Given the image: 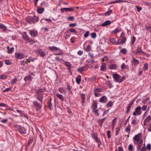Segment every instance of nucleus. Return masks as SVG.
I'll return each mask as SVG.
<instances>
[{
  "label": "nucleus",
  "mask_w": 151,
  "mask_h": 151,
  "mask_svg": "<svg viewBox=\"0 0 151 151\" xmlns=\"http://www.w3.org/2000/svg\"><path fill=\"white\" fill-rule=\"evenodd\" d=\"M93 138L97 142H99V139L98 138L97 136V134L96 133H93L92 134Z\"/></svg>",
  "instance_id": "obj_16"
},
{
  "label": "nucleus",
  "mask_w": 151,
  "mask_h": 151,
  "mask_svg": "<svg viewBox=\"0 0 151 151\" xmlns=\"http://www.w3.org/2000/svg\"><path fill=\"white\" fill-rule=\"evenodd\" d=\"M35 74L33 73H30L28 75L26 76L24 78V80L26 81V80L29 81H32L33 77L32 76H35Z\"/></svg>",
  "instance_id": "obj_8"
},
{
  "label": "nucleus",
  "mask_w": 151,
  "mask_h": 151,
  "mask_svg": "<svg viewBox=\"0 0 151 151\" xmlns=\"http://www.w3.org/2000/svg\"><path fill=\"white\" fill-rule=\"evenodd\" d=\"M26 21L28 23H35L38 22L39 20V18L38 17L34 16L33 17L28 16L25 19Z\"/></svg>",
  "instance_id": "obj_1"
},
{
  "label": "nucleus",
  "mask_w": 151,
  "mask_h": 151,
  "mask_svg": "<svg viewBox=\"0 0 151 151\" xmlns=\"http://www.w3.org/2000/svg\"><path fill=\"white\" fill-rule=\"evenodd\" d=\"M102 89L101 88H96L93 90L94 92H99L101 91Z\"/></svg>",
  "instance_id": "obj_41"
},
{
  "label": "nucleus",
  "mask_w": 151,
  "mask_h": 151,
  "mask_svg": "<svg viewBox=\"0 0 151 151\" xmlns=\"http://www.w3.org/2000/svg\"><path fill=\"white\" fill-rule=\"evenodd\" d=\"M37 52L39 55L42 57H45L46 55L45 53L41 49H37Z\"/></svg>",
  "instance_id": "obj_10"
},
{
  "label": "nucleus",
  "mask_w": 151,
  "mask_h": 151,
  "mask_svg": "<svg viewBox=\"0 0 151 151\" xmlns=\"http://www.w3.org/2000/svg\"><path fill=\"white\" fill-rule=\"evenodd\" d=\"M4 62L6 65H10L12 64L11 61L9 60H4Z\"/></svg>",
  "instance_id": "obj_39"
},
{
  "label": "nucleus",
  "mask_w": 151,
  "mask_h": 151,
  "mask_svg": "<svg viewBox=\"0 0 151 151\" xmlns=\"http://www.w3.org/2000/svg\"><path fill=\"white\" fill-rule=\"evenodd\" d=\"M77 25L76 23H71L69 24V27H75Z\"/></svg>",
  "instance_id": "obj_61"
},
{
  "label": "nucleus",
  "mask_w": 151,
  "mask_h": 151,
  "mask_svg": "<svg viewBox=\"0 0 151 151\" xmlns=\"http://www.w3.org/2000/svg\"><path fill=\"white\" fill-rule=\"evenodd\" d=\"M73 7H71L70 8H62L61 9V11L63 12L64 11L67 12H72L74 11V9Z\"/></svg>",
  "instance_id": "obj_9"
},
{
  "label": "nucleus",
  "mask_w": 151,
  "mask_h": 151,
  "mask_svg": "<svg viewBox=\"0 0 151 151\" xmlns=\"http://www.w3.org/2000/svg\"><path fill=\"white\" fill-rule=\"evenodd\" d=\"M58 91L60 93H63L65 91V89L63 87H60L59 88Z\"/></svg>",
  "instance_id": "obj_40"
},
{
  "label": "nucleus",
  "mask_w": 151,
  "mask_h": 151,
  "mask_svg": "<svg viewBox=\"0 0 151 151\" xmlns=\"http://www.w3.org/2000/svg\"><path fill=\"white\" fill-rule=\"evenodd\" d=\"M148 68V65L147 63H145L143 65V67L142 68V69L144 70H147Z\"/></svg>",
  "instance_id": "obj_33"
},
{
  "label": "nucleus",
  "mask_w": 151,
  "mask_h": 151,
  "mask_svg": "<svg viewBox=\"0 0 151 151\" xmlns=\"http://www.w3.org/2000/svg\"><path fill=\"white\" fill-rule=\"evenodd\" d=\"M85 50L87 52L90 51L91 50V46L89 45H88Z\"/></svg>",
  "instance_id": "obj_55"
},
{
  "label": "nucleus",
  "mask_w": 151,
  "mask_h": 151,
  "mask_svg": "<svg viewBox=\"0 0 151 151\" xmlns=\"http://www.w3.org/2000/svg\"><path fill=\"white\" fill-rule=\"evenodd\" d=\"M51 100L52 99L50 98L49 100L48 101L47 103L48 106L50 109L51 110H52L53 109V106L51 102Z\"/></svg>",
  "instance_id": "obj_15"
},
{
  "label": "nucleus",
  "mask_w": 151,
  "mask_h": 151,
  "mask_svg": "<svg viewBox=\"0 0 151 151\" xmlns=\"http://www.w3.org/2000/svg\"><path fill=\"white\" fill-rule=\"evenodd\" d=\"M15 55L16 57L19 59H22L24 56L23 54L21 52L18 53H16Z\"/></svg>",
  "instance_id": "obj_17"
},
{
  "label": "nucleus",
  "mask_w": 151,
  "mask_h": 151,
  "mask_svg": "<svg viewBox=\"0 0 151 151\" xmlns=\"http://www.w3.org/2000/svg\"><path fill=\"white\" fill-rule=\"evenodd\" d=\"M125 79V77L124 76H123L122 77L120 76V80L119 81H118L119 83H121L123 82L124 80Z\"/></svg>",
  "instance_id": "obj_50"
},
{
  "label": "nucleus",
  "mask_w": 151,
  "mask_h": 151,
  "mask_svg": "<svg viewBox=\"0 0 151 151\" xmlns=\"http://www.w3.org/2000/svg\"><path fill=\"white\" fill-rule=\"evenodd\" d=\"M8 121V119H4L1 121V122L3 123H6Z\"/></svg>",
  "instance_id": "obj_59"
},
{
  "label": "nucleus",
  "mask_w": 151,
  "mask_h": 151,
  "mask_svg": "<svg viewBox=\"0 0 151 151\" xmlns=\"http://www.w3.org/2000/svg\"><path fill=\"white\" fill-rule=\"evenodd\" d=\"M131 63L134 64L135 65H137L138 64H139V60L136 59L134 57H132V59L131 61Z\"/></svg>",
  "instance_id": "obj_13"
},
{
  "label": "nucleus",
  "mask_w": 151,
  "mask_h": 151,
  "mask_svg": "<svg viewBox=\"0 0 151 151\" xmlns=\"http://www.w3.org/2000/svg\"><path fill=\"white\" fill-rule=\"evenodd\" d=\"M67 86V90L68 91H70V92H71L72 91H71V89L72 87L70 86L69 84H68Z\"/></svg>",
  "instance_id": "obj_56"
},
{
  "label": "nucleus",
  "mask_w": 151,
  "mask_h": 151,
  "mask_svg": "<svg viewBox=\"0 0 151 151\" xmlns=\"http://www.w3.org/2000/svg\"><path fill=\"white\" fill-rule=\"evenodd\" d=\"M106 84L109 86V88H111L113 87V86L111 83L110 81H108L106 82Z\"/></svg>",
  "instance_id": "obj_32"
},
{
  "label": "nucleus",
  "mask_w": 151,
  "mask_h": 151,
  "mask_svg": "<svg viewBox=\"0 0 151 151\" xmlns=\"http://www.w3.org/2000/svg\"><path fill=\"white\" fill-rule=\"evenodd\" d=\"M126 132H129L130 130V127L129 125V124L127 126L125 129Z\"/></svg>",
  "instance_id": "obj_47"
},
{
  "label": "nucleus",
  "mask_w": 151,
  "mask_h": 151,
  "mask_svg": "<svg viewBox=\"0 0 151 151\" xmlns=\"http://www.w3.org/2000/svg\"><path fill=\"white\" fill-rule=\"evenodd\" d=\"M111 22L109 20H107L104 22V26L109 25Z\"/></svg>",
  "instance_id": "obj_35"
},
{
  "label": "nucleus",
  "mask_w": 151,
  "mask_h": 151,
  "mask_svg": "<svg viewBox=\"0 0 151 151\" xmlns=\"http://www.w3.org/2000/svg\"><path fill=\"white\" fill-rule=\"evenodd\" d=\"M113 105V103L112 102L110 101L107 104L106 106L108 107H111Z\"/></svg>",
  "instance_id": "obj_52"
},
{
  "label": "nucleus",
  "mask_w": 151,
  "mask_h": 151,
  "mask_svg": "<svg viewBox=\"0 0 151 151\" xmlns=\"http://www.w3.org/2000/svg\"><path fill=\"white\" fill-rule=\"evenodd\" d=\"M37 98L38 100L40 101L41 103V104H42L43 98L42 94H37Z\"/></svg>",
  "instance_id": "obj_18"
},
{
  "label": "nucleus",
  "mask_w": 151,
  "mask_h": 151,
  "mask_svg": "<svg viewBox=\"0 0 151 151\" xmlns=\"http://www.w3.org/2000/svg\"><path fill=\"white\" fill-rule=\"evenodd\" d=\"M141 109V106L137 107L135 108L134 111L133 113V115L134 116H136L137 115H140L142 113Z\"/></svg>",
  "instance_id": "obj_5"
},
{
  "label": "nucleus",
  "mask_w": 151,
  "mask_h": 151,
  "mask_svg": "<svg viewBox=\"0 0 151 151\" xmlns=\"http://www.w3.org/2000/svg\"><path fill=\"white\" fill-rule=\"evenodd\" d=\"M17 81V78H16L15 79L12 80L11 81V83L12 85H14Z\"/></svg>",
  "instance_id": "obj_49"
},
{
  "label": "nucleus",
  "mask_w": 151,
  "mask_h": 151,
  "mask_svg": "<svg viewBox=\"0 0 151 151\" xmlns=\"http://www.w3.org/2000/svg\"><path fill=\"white\" fill-rule=\"evenodd\" d=\"M136 40V38L135 37L133 36L132 38V40H131V43L132 45H134L135 40Z\"/></svg>",
  "instance_id": "obj_44"
},
{
  "label": "nucleus",
  "mask_w": 151,
  "mask_h": 151,
  "mask_svg": "<svg viewBox=\"0 0 151 151\" xmlns=\"http://www.w3.org/2000/svg\"><path fill=\"white\" fill-rule=\"evenodd\" d=\"M42 104H40L37 101H34L33 102V104L35 106V109L38 111L41 109L42 108Z\"/></svg>",
  "instance_id": "obj_6"
},
{
  "label": "nucleus",
  "mask_w": 151,
  "mask_h": 151,
  "mask_svg": "<svg viewBox=\"0 0 151 151\" xmlns=\"http://www.w3.org/2000/svg\"><path fill=\"white\" fill-rule=\"evenodd\" d=\"M37 12L40 14H42L44 11V9L42 7H40L37 9Z\"/></svg>",
  "instance_id": "obj_21"
},
{
  "label": "nucleus",
  "mask_w": 151,
  "mask_h": 151,
  "mask_svg": "<svg viewBox=\"0 0 151 151\" xmlns=\"http://www.w3.org/2000/svg\"><path fill=\"white\" fill-rule=\"evenodd\" d=\"M0 28L3 29L4 31H5L7 29V27L2 24H0Z\"/></svg>",
  "instance_id": "obj_31"
},
{
  "label": "nucleus",
  "mask_w": 151,
  "mask_h": 151,
  "mask_svg": "<svg viewBox=\"0 0 151 151\" xmlns=\"http://www.w3.org/2000/svg\"><path fill=\"white\" fill-rule=\"evenodd\" d=\"M137 123L135 119H133L131 123L132 125H135Z\"/></svg>",
  "instance_id": "obj_62"
},
{
  "label": "nucleus",
  "mask_w": 151,
  "mask_h": 151,
  "mask_svg": "<svg viewBox=\"0 0 151 151\" xmlns=\"http://www.w3.org/2000/svg\"><path fill=\"white\" fill-rule=\"evenodd\" d=\"M29 33L31 35V36L33 37H35L38 35L37 31L34 30H30Z\"/></svg>",
  "instance_id": "obj_11"
},
{
  "label": "nucleus",
  "mask_w": 151,
  "mask_h": 151,
  "mask_svg": "<svg viewBox=\"0 0 151 151\" xmlns=\"http://www.w3.org/2000/svg\"><path fill=\"white\" fill-rule=\"evenodd\" d=\"M69 31L72 32L74 33H76L77 32V31L76 30L73 28H70L69 29Z\"/></svg>",
  "instance_id": "obj_58"
},
{
  "label": "nucleus",
  "mask_w": 151,
  "mask_h": 151,
  "mask_svg": "<svg viewBox=\"0 0 151 151\" xmlns=\"http://www.w3.org/2000/svg\"><path fill=\"white\" fill-rule=\"evenodd\" d=\"M133 102H132L131 103H130L128 105V106L127 107V111H126L127 113H128L129 112L131 109V107L133 105Z\"/></svg>",
  "instance_id": "obj_19"
},
{
  "label": "nucleus",
  "mask_w": 151,
  "mask_h": 151,
  "mask_svg": "<svg viewBox=\"0 0 151 151\" xmlns=\"http://www.w3.org/2000/svg\"><path fill=\"white\" fill-rule=\"evenodd\" d=\"M123 44L122 41L121 39H119L117 42L115 43V45H122Z\"/></svg>",
  "instance_id": "obj_42"
},
{
  "label": "nucleus",
  "mask_w": 151,
  "mask_h": 151,
  "mask_svg": "<svg viewBox=\"0 0 151 151\" xmlns=\"http://www.w3.org/2000/svg\"><path fill=\"white\" fill-rule=\"evenodd\" d=\"M120 52L124 55L126 54H127V50L126 49L123 48L120 50Z\"/></svg>",
  "instance_id": "obj_37"
},
{
  "label": "nucleus",
  "mask_w": 151,
  "mask_h": 151,
  "mask_svg": "<svg viewBox=\"0 0 151 151\" xmlns=\"http://www.w3.org/2000/svg\"><path fill=\"white\" fill-rule=\"evenodd\" d=\"M33 139L32 138H30L28 142L27 143L28 145H29L31 144V143L33 141Z\"/></svg>",
  "instance_id": "obj_54"
},
{
  "label": "nucleus",
  "mask_w": 151,
  "mask_h": 151,
  "mask_svg": "<svg viewBox=\"0 0 151 151\" xmlns=\"http://www.w3.org/2000/svg\"><path fill=\"white\" fill-rule=\"evenodd\" d=\"M117 65L116 64H112L109 66V68L111 69H115L116 68Z\"/></svg>",
  "instance_id": "obj_38"
},
{
  "label": "nucleus",
  "mask_w": 151,
  "mask_h": 151,
  "mask_svg": "<svg viewBox=\"0 0 151 151\" xmlns=\"http://www.w3.org/2000/svg\"><path fill=\"white\" fill-rule=\"evenodd\" d=\"M56 96L61 101H64V97L62 95L59 94H56Z\"/></svg>",
  "instance_id": "obj_26"
},
{
  "label": "nucleus",
  "mask_w": 151,
  "mask_h": 151,
  "mask_svg": "<svg viewBox=\"0 0 151 151\" xmlns=\"http://www.w3.org/2000/svg\"><path fill=\"white\" fill-rule=\"evenodd\" d=\"M49 48L50 50L52 51H57L59 50V49L58 48L54 46L49 47Z\"/></svg>",
  "instance_id": "obj_22"
},
{
  "label": "nucleus",
  "mask_w": 151,
  "mask_h": 151,
  "mask_svg": "<svg viewBox=\"0 0 151 151\" xmlns=\"http://www.w3.org/2000/svg\"><path fill=\"white\" fill-rule=\"evenodd\" d=\"M144 52L143 51L142 49V47L141 46H139L137 47L136 49V51L135 52L136 54H144Z\"/></svg>",
  "instance_id": "obj_14"
},
{
  "label": "nucleus",
  "mask_w": 151,
  "mask_h": 151,
  "mask_svg": "<svg viewBox=\"0 0 151 151\" xmlns=\"http://www.w3.org/2000/svg\"><path fill=\"white\" fill-rule=\"evenodd\" d=\"M84 67L81 66L77 69V71L80 73H81L84 70Z\"/></svg>",
  "instance_id": "obj_34"
},
{
  "label": "nucleus",
  "mask_w": 151,
  "mask_h": 151,
  "mask_svg": "<svg viewBox=\"0 0 151 151\" xmlns=\"http://www.w3.org/2000/svg\"><path fill=\"white\" fill-rule=\"evenodd\" d=\"M127 65L124 63H123L121 65V68L122 69H124L127 68Z\"/></svg>",
  "instance_id": "obj_48"
},
{
  "label": "nucleus",
  "mask_w": 151,
  "mask_h": 151,
  "mask_svg": "<svg viewBox=\"0 0 151 151\" xmlns=\"http://www.w3.org/2000/svg\"><path fill=\"white\" fill-rule=\"evenodd\" d=\"M91 37L93 38H95L96 37V34L95 32H93L91 34Z\"/></svg>",
  "instance_id": "obj_60"
},
{
  "label": "nucleus",
  "mask_w": 151,
  "mask_h": 151,
  "mask_svg": "<svg viewBox=\"0 0 151 151\" xmlns=\"http://www.w3.org/2000/svg\"><path fill=\"white\" fill-rule=\"evenodd\" d=\"M97 103L96 102V101H93L92 106H91V108L93 109V111L95 114H96L97 113L98 111V110L96 109L97 108Z\"/></svg>",
  "instance_id": "obj_7"
},
{
  "label": "nucleus",
  "mask_w": 151,
  "mask_h": 151,
  "mask_svg": "<svg viewBox=\"0 0 151 151\" xmlns=\"http://www.w3.org/2000/svg\"><path fill=\"white\" fill-rule=\"evenodd\" d=\"M121 30V28L118 27L116 29L114 30L112 32V33L114 34H116Z\"/></svg>",
  "instance_id": "obj_23"
},
{
  "label": "nucleus",
  "mask_w": 151,
  "mask_h": 151,
  "mask_svg": "<svg viewBox=\"0 0 151 151\" xmlns=\"http://www.w3.org/2000/svg\"><path fill=\"white\" fill-rule=\"evenodd\" d=\"M112 10L109 9L107 12L104 13V16H109L112 13Z\"/></svg>",
  "instance_id": "obj_25"
},
{
  "label": "nucleus",
  "mask_w": 151,
  "mask_h": 151,
  "mask_svg": "<svg viewBox=\"0 0 151 151\" xmlns=\"http://www.w3.org/2000/svg\"><path fill=\"white\" fill-rule=\"evenodd\" d=\"M141 134L140 133H139L137 135H136L133 137V139L134 143V144L136 143H142L143 142V140L141 138Z\"/></svg>",
  "instance_id": "obj_2"
},
{
  "label": "nucleus",
  "mask_w": 151,
  "mask_h": 151,
  "mask_svg": "<svg viewBox=\"0 0 151 151\" xmlns=\"http://www.w3.org/2000/svg\"><path fill=\"white\" fill-rule=\"evenodd\" d=\"M7 76L5 75H1V78L2 79H5L7 78Z\"/></svg>",
  "instance_id": "obj_63"
},
{
  "label": "nucleus",
  "mask_w": 151,
  "mask_h": 151,
  "mask_svg": "<svg viewBox=\"0 0 151 151\" xmlns=\"http://www.w3.org/2000/svg\"><path fill=\"white\" fill-rule=\"evenodd\" d=\"M65 65L67 67L68 70H70V69L71 65L69 62H65Z\"/></svg>",
  "instance_id": "obj_24"
},
{
  "label": "nucleus",
  "mask_w": 151,
  "mask_h": 151,
  "mask_svg": "<svg viewBox=\"0 0 151 151\" xmlns=\"http://www.w3.org/2000/svg\"><path fill=\"white\" fill-rule=\"evenodd\" d=\"M110 42L112 43H116V39L114 38H112L110 40Z\"/></svg>",
  "instance_id": "obj_51"
},
{
  "label": "nucleus",
  "mask_w": 151,
  "mask_h": 151,
  "mask_svg": "<svg viewBox=\"0 0 151 151\" xmlns=\"http://www.w3.org/2000/svg\"><path fill=\"white\" fill-rule=\"evenodd\" d=\"M120 130V128L119 127H117L116 128V135H117L118 134Z\"/></svg>",
  "instance_id": "obj_43"
},
{
  "label": "nucleus",
  "mask_w": 151,
  "mask_h": 151,
  "mask_svg": "<svg viewBox=\"0 0 151 151\" xmlns=\"http://www.w3.org/2000/svg\"><path fill=\"white\" fill-rule=\"evenodd\" d=\"M151 120V115H149L145 119V121H146V122H149Z\"/></svg>",
  "instance_id": "obj_36"
},
{
  "label": "nucleus",
  "mask_w": 151,
  "mask_h": 151,
  "mask_svg": "<svg viewBox=\"0 0 151 151\" xmlns=\"http://www.w3.org/2000/svg\"><path fill=\"white\" fill-rule=\"evenodd\" d=\"M128 149L129 151H134L135 149L133 146L131 144L129 145Z\"/></svg>",
  "instance_id": "obj_28"
},
{
  "label": "nucleus",
  "mask_w": 151,
  "mask_h": 151,
  "mask_svg": "<svg viewBox=\"0 0 151 151\" xmlns=\"http://www.w3.org/2000/svg\"><path fill=\"white\" fill-rule=\"evenodd\" d=\"M111 132L110 131L108 130L107 131V134L109 138H110L111 137Z\"/></svg>",
  "instance_id": "obj_57"
},
{
  "label": "nucleus",
  "mask_w": 151,
  "mask_h": 151,
  "mask_svg": "<svg viewBox=\"0 0 151 151\" xmlns=\"http://www.w3.org/2000/svg\"><path fill=\"white\" fill-rule=\"evenodd\" d=\"M22 38L24 40L26 41V44L29 43V45H32L35 43V40H34L31 39L28 35L26 34L25 35H23L22 36Z\"/></svg>",
  "instance_id": "obj_3"
},
{
  "label": "nucleus",
  "mask_w": 151,
  "mask_h": 151,
  "mask_svg": "<svg viewBox=\"0 0 151 151\" xmlns=\"http://www.w3.org/2000/svg\"><path fill=\"white\" fill-rule=\"evenodd\" d=\"M113 76L115 80V81L119 83V81L120 80V76L117 74L115 73L113 75Z\"/></svg>",
  "instance_id": "obj_12"
},
{
  "label": "nucleus",
  "mask_w": 151,
  "mask_h": 151,
  "mask_svg": "<svg viewBox=\"0 0 151 151\" xmlns=\"http://www.w3.org/2000/svg\"><path fill=\"white\" fill-rule=\"evenodd\" d=\"M145 144H144V146H143L140 150V151H146V148L145 147Z\"/></svg>",
  "instance_id": "obj_64"
},
{
  "label": "nucleus",
  "mask_w": 151,
  "mask_h": 151,
  "mask_svg": "<svg viewBox=\"0 0 151 151\" xmlns=\"http://www.w3.org/2000/svg\"><path fill=\"white\" fill-rule=\"evenodd\" d=\"M81 81V76L80 75H78L76 78V83L79 84Z\"/></svg>",
  "instance_id": "obj_20"
},
{
  "label": "nucleus",
  "mask_w": 151,
  "mask_h": 151,
  "mask_svg": "<svg viewBox=\"0 0 151 151\" xmlns=\"http://www.w3.org/2000/svg\"><path fill=\"white\" fill-rule=\"evenodd\" d=\"M138 143L136 144L137 145V151H140V150L141 148V147L142 146V143Z\"/></svg>",
  "instance_id": "obj_29"
},
{
  "label": "nucleus",
  "mask_w": 151,
  "mask_h": 151,
  "mask_svg": "<svg viewBox=\"0 0 151 151\" xmlns=\"http://www.w3.org/2000/svg\"><path fill=\"white\" fill-rule=\"evenodd\" d=\"M67 19L69 21H73L75 19L74 17L70 16L67 18Z\"/></svg>",
  "instance_id": "obj_45"
},
{
  "label": "nucleus",
  "mask_w": 151,
  "mask_h": 151,
  "mask_svg": "<svg viewBox=\"0 0 151 151\" xmlns=\"http://www.w3.org/2000/svg\"><path fill=\"white\" fill-rule=\"evenodd\" d=\"M7 49L8 50V53L9 54H11L13 52L14 50V47H12L11 48H10L9 47H8Z\"/></svg>",
  "instance_id": "obj_30"
},
{
  "label": "nucleus",
  "mask_w": 151,
  "mask_h": 151,
  "mask_svg": "<svg viewBox=\"0 0 151 151\" xmlns=\"http://www.w3.org/2000/svg\"><path fill=\"white\" fill-rule=\"evenodd\" d=\"M81 96L82 99L81 103H82V105H83V104L84 103V101L86 99L85 94L83 93H82L81 94Z\"/></svg>",
  "instance_id": "obj_27"
},
{
  "label": "nucleus",
  "mask_w": 151,
  "mask_h": 151,
  "mask_svg": "<svg viewBox=\"0 0 151 151\" xmlns=\"http://www.w3.org/2000/svg\"><path fill=\"white\" fill-rule=\"evenodd\" d=\"M146 148L148 150L150 151L151 150V145L150 144H148L147 145Z\"/></svg>",
  "instance_id": "obj_53"
},
{
  "label": "nucleus",
  "mask_w": 151,
  "mask_h": 151,
  "mask_svg": "<svg viewBox=\"0 0 151 151\" xmlns=\"http://www.w3.org/2000/svg\"><path fill=\"white\" fill-rule=\"evenodd\" d=\"M14 127L19 130L21 134H27L26 129L24 127L17 125H15Z\"/></svg>",
  "instance_id": "obj_4"
},
{
  "label": "nucleus",
  "mask_w": 151,
  "mask_h": 151,
  "mask_svg": "<svg viewBox=\"0 0 151 151\" xmlns=\"http://www.w3.org/2000/svg\"><path fill=\"white\" fill-rule=\"evenodd\" d=\"M104 119H102L101 120H99L98 123H99V125L100 127H101L102 126V124L103 122V120Z\"/></svg>",
  "instance_id": "obj_46"
}]
</instances>
